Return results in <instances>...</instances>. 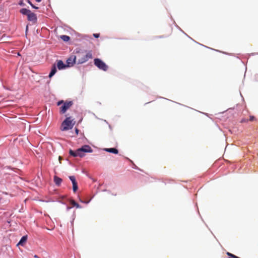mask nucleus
Segmentation results:
<instances>
[{"mask_svg": "<svg viewBox=\"0 0 258 258\" xmlns=\"http://www.w3.org/2000/svg\"><path fill=\"white\" fill-rule=\"evenodd\" d=\"M92 149L89 145H84L81 148L78 149L76 151L70 150V154L73 157H82L85 155V153H91Z\"/></svg>", "mask_w": 258, "mask_h": 258, "instance_id": "obj_1", "label": "nucleus"}, {"mask_svg": "<svg viewBox=\"0 0 258 258\" xmlns=\"http://www.w3.org/2000/svg\"><path fill=\"white\" fill-rule=\"evenodd\" d=\"M78 63L82 64L86 62L89 58H91L92 53L91 52H86L84 51L78 52L77 55Z\"/></svg>", "mask_w": 258, "mask_h": 258, "instance_id": "obj_2", "label": "nucleus"}, {"mask_svg": "<svg viewBox=\"0 0 258 258\" xmlns=\"http://www.w3.org/2000/svg\"><path fill=\"white\" fill-rule=\"evenodd\" d=\"M73 119L71 117H67L61 124V130L64 131L72 128L75 124V122L73 123Z\"/></svg>", "mask_w": 258, "mask_h": 258, "instance_id": "obj_3", "label": "nucleus"}, {"mask_svg": "<svg viewBox=\"0 0 258 258\" xmlns=\"http://www.w3.org/2000/svg\"><path fill=\"white\" fill-rule=\"evenodd\" d=\"M94 61L95 65L99 69L102 70L104 71H107L108 69L107 66L101 59L99 58H95Z\"/></svg>", "mask_w": 258, "mask_h": 258, "instance_id": "obj_4", "label": "nucleus"}, {"mask_svg": "<svg viewBox=\"0 0 258 258\" xmlns=\"http://www.w3.org/2000/svg\"><path fill=\"white\" fill-rule=\"evenodd\" d=\"M72 104L73 103L72 101L64 102L62 106L60 107V113H65L66 111L72 105Z\"/></svg>", "mask_w": 258, "mask_h": 258, "instance_id": "obj_5", "label": "nucleus"}, {"mask_svg": "<svg viewBox=\"0 0 258 258\" xmlns=\"http://www.w3.org/2000/svg\"><path fill=\"white\" fill-rule=\"evenodd\" d=\"M77 56L75 55H72L67 60V67L73 66L76 62Z\"/></svg>", "mask_w": 258, "mask_h": 258, "instance_id": "obj_6", "label": "nucleus"}, {"mask_svg": "<svg viewBox=\"0 0 258 258\" xmlns=\"http://www.w3.org/2000/svg\"><path fill=\"white\" fill-rule=\"evenodd\" d=\"M27 19L29 21H31L33 23H35L37 22L36 15L31 12L28 15Z\"/></svg>", "mask_w": 258, "mask_h": 258, "instance_id": "obj_7", "label": "nucleus"}, {"mask_svg": "<svg viewBox=\"0 0 258 258\" xmlns=\"http://www.w3.org/2000/svg\"><path fill=\"white\" fill-rule=\"evenodd\" d=\"M70 179L71 180L72 184H73V189L74 192H76L78 187V183L77 182L76 180L75 177L74 176H69Z\"/></svg>", "mask_w": 258, "mask_h": 258, "instance_id": "obj_8", "label": "nucleus"}, {"mask_svg": "<svg viewBox=\"0 0 258 258\" xmlns=\"http://www.w3.org/2000/svg\"><path fill=\"white\" fill-rule=\"evenodd\" d=\"M57 67L59 70H60L66 69L67 66L62 60H59L57 61Z\"/></svg>", "mask_w": 258, "mask_h": 258, "instance_id": "obj_9", "label": "nucleus"}, {"mask_svg": "<svg viewBox=\"0 0 258 258\" xmlns=\"http://www.w3.org/2000/svg\"><path fill=\"white\" fill-rule=\"evenodd\" d=\"M27 240V236L26 235L23 236L18 243V245L24 246Z\"/></svg>", "mask_w": 258, "mask_h": 258, "instance_id": "obj_10", "label": "nucleus"}, {"mask_svg": "<svg viewBox=\"0 0 258 258\" xmlns=\"http://www.w3.org/2000/svg\"><path fill=\"white\" fill-rule=\"evenodd\" d=\"M105 151L112 153L115 154H117L118 153V150L114 148H105L104 149Z\"/></svg>", "mask_w": 258, "mask_h": 258, "instance_id": "obj_11", "label": "nucleus"}, {"mask_svg": "<svg viewBox=\"0 0 258 258\" xmlns=\"http://www.w3.org/2000/svg\"><path fill=\"white\" fill-rule=\"evenodd\" d=\"M57 70H56V66L54 64L53 65V66L52 67V68H51V71L49 73V77L50 78H51L52 76H53L54 75V74L56 73Z\"/></svg>", "mask_w": 258, "mask_h": 258, "instance_id": "obj_12", "label": "nucleus"}, {"mask_svg": "<svg viewBox=\"0 0 258 258\" xmlns=\"http://www.w3.org/2000/svg\"><path fill=\"white\" fill-rule=\"evenodd\" d=\"M54 181L56 185H59L62 182V179L60 178L55 176L54 177Z\"/></svg>", "mask_w": 258, "mask_h": 258, "instance_id": "obj_13", "label": "nucleus"}, {"mask_svg": "<svg viewBox=\"0 0 258 258\" xmlns=\"http://www.w3.org/2000/svg\"><path fill=\"white\" fill-rule=\"evenodd\" d=\"M30 12L31 11L25 8H23L20 10V13L23 15H26L27 16Z\"/></svg>", "mask_w": 258, "mask_h": 258, "instance_id": "obj_14", "label": "nucleus"}, {"mask_svg": "<svg viewBox=\"0 0 258 258\" xmlns=\"http://www.w3.org/2000/svg\"><path fill=\"white\" fill-rule=\"evenodd\" d=\"M60 38L62 40L66 42L70 40V37L67 35H61Z\"/></svg>", "mask_w": 258, "mask_h": 258, "instance_id": "obj_15", "label": "nucleus"}, {"mask_svg": "<svg viewBox=\"0 0 258 258\" xmlns=\"http://www.w3.org/2000/svg\"><path fill=\"white\" fill-rule=\"evenodd\" d=\"M70 203L72 205V207H75V205H76V202L73 200H72L70 201Z\"/></svg>", "mask_w": 258, "mask_h": 258, "instance_id": "obj_16", "label": "nucleus"}, {"mask_svg": "<svg viewBox=\"0 0 258 258\" xmlns=\"http://www.w3.org/2000/svg\"><path fill=\"white\" fill-rule=\"evenodd\" d=\"M227 254L228 255H229V256H231V257H233V258H239L238 257H237V256H235V255H234V254H232V253H230V252H228L227 253Z\"/></svg>", "mask_w": 258, "mask_h": 258, "instance_id": "obj_17", "label": "nucleus"}, {"mask_svg": "<svg viewBox=\"0 0 258 258\" xmlns=\"http://www.w3.org/2000/svg\"><path fill=\"white\" fill-rule=\"evenodd\" d=\"M29 4L32 6L33 8L37 9L38 8L34 6L33 4H32L30 1L28 2Z\"/></svg>", "mask_w": 258, "mask_h": 258, "instance_id": "obj_18", "label": "nucleus"}, {"mask_svg": "<svg viewBox=\"0 0 258 258\" xmlns=\"http://www.w3.org/2000/svg\"><path fill=\"white\" fill-rule=\"evenodd\" d=\"M93 35L95 38H98L99 36V34H94Z\"/></svg>", "mask_w": 258, "mask_h": 258, "instance_id": "obj_19", "label": "nucleus"}, {"mask_svg": "<svg viewBox=\"0 0 258 258\" xmlns=\"http://www.w3.org/2000/svg\"><path fill=\"white\" fill-rule=\"evenodd\" d=\"M63 103V101L62 100L59 101L58 102L57 105H60L61 104H62Z\"/></svg>", "mask_w": 258, "mask_h": 258, "instance_id": "obj_20", "label": "nucleus"}, {"mask_svg": "<svg viewBox=\"0 0 258 258\" xmlns=\"http://www.w3.org/2000/svg\"><path fill=\"white\" fill-rule=\"evenodd\" d=\"M75 207L77 208H81V207L77 203H76V205H75Z\"/></svg>", "mask_w": 258, "mask_h": 258, "instance_id": "obj_21", "label": "nucleus"}, {"mask_svg": "<svg viewBox=\"0 0 258 258\" xmlns=\"http://www.w3.org/2000/svg\"><path fill=\"white\" fill-rule=\"evenodd\" d=\"M254 119V117L253 116H250V121H253Z\"/></svg>", "mask_w": 258, "mask_h": 258, "instance_id": "obj_22", "label": "nucleus"}, {"mask_svg": "<svg viewBox=\"0 0 258 258\" xmlns=\"http://www.w3.org/2000/svg\"><path fill=\"white\" fill-rule=\"evenodd\" d=\"M81 202L85 203L86 204H88L90 202V201H85V202H83V201H82L81 200Z\"/></svg>", "mask_w": 258, "mask_h": 258, "instance_id": "obj_23", "label": "nucleus"}, {"mask_svg": "<svg viewBox=\"0 0 258 258\" xmlns=\"http://www.w3.org/2000/svg\"><path fill=\"white\" fill-rule=\"evenodd\" d=\"M81 202L85 203L86 204H88L90 202V201H85V202H83V201H82L81 200Z\"/></svg>", "mask_w": 258, "mask_h": 258, "instance_id": "obj_24", "label": "nucleus"}, {"mask_svg": "<svg viewBox=\"0 0 258 258\" xmlns=\"http://www.w3.org/2000/svg\"><path fill=\"white\" fill-rule=\"evenodd\" d=\"M34 258H39V257H38V255H35L34 256Z\"/></svg>", "mask_w": 258, "mask_h": 258, "instance_id": "obj_25", "label": "nucleus"}, {"mask_svg": "<svg viewBox=\"0 0 258 258\" xmlns=\"http://www.w3.org/2000/svg\"><path fill=\"white\" fill-rule=\"evenodd\" d=\"M72 207H67V210H69Z\"/></svg>", "mask_w": 258, "mask_h": 258, "instance_id": "obj_26", "label": "nucleus"}, {"mask_svg": "<svg viewBox=\"0 0 258 258\" xmlns=\"http://www.w3.org/2000/svg\"><path fill=\"white\" fill-rule=\"evenodd\" d=\"M35 1L37 2H40L41 1V0H35Z\"/></svg>", "mask_w": 258, "mask_h": 258, "instance_id": "obj_27", "label": "nucleus"}]
</instances>
